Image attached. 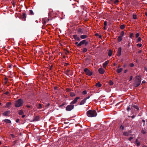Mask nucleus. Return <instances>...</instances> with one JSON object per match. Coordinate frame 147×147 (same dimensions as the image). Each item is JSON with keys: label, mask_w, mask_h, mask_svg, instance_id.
<instances>
[{"label": "nucleus", "mask_w": 147, "mask_h": 147, "mask_svg": "<svg viewBox=\"0 0 147 147\" xmlns=\"http://www.w3.org/2000/svg\"><path fill=\"white\" fill-rule=\"evenodd\" d=\"M87 116L89 117H95L97 115V113L95 110H89L86 113Z\"/></svg>", "instance_id": "f257e3e1"}, {"label": "nucleus", "mask_w": 147, "mask_h": 147, "mask_svg": "<svg viewBox=\"0 0 147 147\" xmlns=\"http://www.w3.org/2000/svg\"><path fill=\"white\" fill-rule=\"evenodd\" d=\"M141 78L139 76H137L136 77L135 80V82L134 84V86L135 87H137L139 86L141 83Z\"/></svg>", "instance_id": "f03ea898"}, {"label": "nucleus", "mask_w": 147, "mask_h": 147, "mask_svg": "<svg viewBox=\"0 0 147 147\" xmlns=\"http://www.w3.org/2000/svg\"><path fill=\"white\" fill-rule=\"evenodd\" d=\"M23 103V101L22 99H20L16 101L15 105L16 107H18L22 106Z\"/></svg>", "instance_id": "7ed1b4c3"}, {"label": "nucleus", "mask_w": 147, "mask_h": 147, "mask_svg": "<svg viewBox=\"0 0 147 147\" xmlns=\"http://www.w3.org/2000/svg\"><path fill=\"white\" fill-rule=\"evenodd\" d=\"M84 71L86 74L88 76H91L92 74V72L91 71L89 70L87 68H85Z\"/></svg>", "instance_id": "20e7f679"}, {"label": "nucleus", "mask_w": 147, "mask_h": 147, "mask_svg": "<svg viewBox=\"0 0 147 147\" xmlns=\"http://www.w3.org/2000/svg\"><path fill=\"white\" fill-rule=\"evenodd\" d=\"M74 106L72 105H67L66 108V110L67 111H69L71 110L74 108Z\"/></svg>", "instance_id": "39448f33"}, {"label": "nucleus", "mask_w": 147, "mask_h": 147, "mask_svg": "<svg viewBox=\"0 0 147 147\" xmlns=\"http://www.w3.org/2000/svg\"><path fill=\"white\" fill-rule=\"evenodd\" d=\"M80 98L79 97H76L74 100H73L72 101H71L70 103V105H73V104H75L77 102L78 100Z\"/></svg>", "instance_id": "423d86ee"}, {"label": "nucleus", "mask_w": 147, "mask_h": 147, "mask_svg": "<svg viewBox=\"0 0 147 147\" xmlns=\"http://www.w3.org/2000/svg\"><path fill=\"white\" fill-rule=\"evenodd\" d=\"M49 19L47 18H44L42 20V24L45 25L47 22H48L49 21Z\"/></svg>", "instance_id": "0eeeda50"}, {"label": "nucleus", "mask_w": 147, "mask_h": 147, "mask_svg": "<svg viewBox=\"0 0 147 147\" xmlns=\"http://www.w3.org/2000/svg\"><path fill=\"white\" fill-rule=\"evenodd\" d=\"M105 69L102 67L99 68L98 69V71L99 73L100 74H103L105 72Z\"/></svg>", "instance_id": "6e6552de"}, {"label": "nucleus", "mask_w": 147, "mask_h": 147, "mask_svg": "<svg viewBox=\"0 0 147 147\" xmlns=\"http://www.w3.org/2000/svg\"><path fill=\"white\" fill-rule=\"evenodd\" d=\"M121 47H119L117 50V55L118 56H120L121 54Z\"/></svg>", "instance_id": "1a4fd4ad"}, {"label": "nucleus", "mask_w": 147, "mask_h": 147, "mask_svg": "<svg viewBox=\"0 0 147 147\" xmlns=\"http://www.w3.org/2000/svg\"><path fill=\"white\" fill-rule=\"evenodd\" d=\"M86 41V40H82L78 44L77 46L78 47H79L81 46L82 45L84 44L85 43Z\"/></svg>", "instance_id": "9d476101"}, {"label": "nucleus", "mask_w": 147, "mask_h": 147, "mask_svg": "<svg viewBox=\"0 0 147 147\" xmlns=\"http://www.w3.org/2000/svg\"><path fill=\"white\" fill-rule=\"evenodd\" d=\"M109 63V61H107L104 63L103 64V67L104 69H105L107 65Z\"/></svg>", "instance_id": "9b49d317"}, {"label": "nucleus", "mask_w": 147, "mask_h": 147, "mask_svg": "<svg viewBox=\"0 0 147 147\" xmlns=\"http://www.w3.org/2000/svg\"><path fill=\"white\" fill-rule=\"evenodd\" d=\"M73 37L75 39L77 40L80 41V38L77 35H74Z\"/></svg>", "instance_id": "f8f14e48"}, {"label": "nucleus", "mask_w": 147, "mask_h": 147, "mask_svg": "<svg viewBox=\"0 0 147 147\" xmlns=\"http://www.w3.org/2000/svg\"><path fill=\"white\" fill-rule=\"evenodd\" d=\"M123 69L120 68V69H117L116 70V72L118 74L119 73L123 70Z\"/></svg>", "instance_id": "ddd939ff"}, {"label": "nucleus", "mask_w": 147, "mask_h": 147, "mask_svg": "<svg viewBox=\"0 0 147 147\" xmlns=\"http://www.w3.org/2000/svg\"><path fill=\"white\" fill-rule=\"evenodd\" d=\"M86 102V99H84L81 101L80 103V105H83Z\"/></svg>", "instance_id": "4468645a"}, {"label": "nucleus", "mask_w": 147, "mask_h": 147, "mask_svg": "<svg viewBox=\"0 0 147 147\" xmlns=\"http://www.w3.org/2000/svg\"><path fill=\"white\" fill-rule=\"evenodd\" d=\"M40 117L38 116H37L34 119L33 121H38L39 120Z\"/></svg>", "instance_id": "2eb2a0df"}, {"label": "nucleus", "mask_w": 147, "mask_h": 147, "mask_svg": "<svg viewBox=\"0 0 147 147\" xmlns=\"http://www.w3.org/2000/svg\"><path fill=\"white\" fill-rule=\"evenodd\" d=\"M4 121L5 123H10L11 122V121L10 120L7 119H5L4 120Z\"/></svg>", "instance_id": "dca6fc26"}, {"label": "nucleus", "mask_w": 147, "mask_h": 147, "mask_svg": "<svg viewBox=\"0 0 147 147\" xmlns=\"http://www.w3.org/2000/svg\"><path fill=\"white\" fill-rule=\"evenodd\" d=\"M80 37L81 38L84 39L86 38L87 37V36L86 35H81Z\"/></svg>", "instance_id": "f3484780"}, {"label": "nucleus", "mask_w": 147, "mask_h": 147, "mask_svg": "<svg viewBox=\"0 0 147 147\" xmlns=\"http://www.w3.org/2000/svg\"><path fill=\"white\" fill-rule=\"evenodd\" d=\"M131 107H132L138 110L139 109V108L136 105H133L132 106H131Z\"/></svg>", "instance_id": "a211bd4d"}, {"label": "nucleus", "mask_w": 147, "mask_h": 147, "mask_svg": "<svg viewBox=\"0 0 147 147\" xmlns=\"http://www.w3.org/2000/svg\"><path fill=\"white\" fill-rule=\"evenodd\" d=\"M122 39V37L120 36H119L117 38V40L119 42H120L121 41Z\"/></svg>", "instance_id": "6ab92c4d"}, {"label": "nucleus", "mask_w": 147, "mask_h": 147, "mask_svg": "<svg viewBox=\"0 0 147 147\" xmlns=\"http://www.w3.org/2000/svg\"><path fill=\"white\" fill-rule=\"evenodd\" d=\"M123 135L125 136H128L129 135V133L127 132H124L123 133Z\"/></svg>", "instance_id": "aec40b11"}, {"label": "nucleus", "mask_w": 147, "mask_h": 147, "mask_svg": "<svg viewBox=\"0 0 147 147\" xmlns=\"http://www.w3.org/2000/svg\"><path fill=\"white\" fill-rule=\"evenodd\" d=\"M112 51L111 50H109V53H108L109 56V57L111 56L112 55Z\"/></svg>", "instance_id": "412c9836"}, {"label": "nucleus", "mask_w": 147, "mask_h": 147, "mask_svg": "<svg viewBox=\"0 0 147 147\" xmlns=\"http://www.w3.org/2000/svg\"><path fill=\"white\" fill-rule=\"evenodd\" d=\"M11 103L10 102H7L6 104V106L7 107H8L10 106Z\"/></svg>", "instance_id": "4be33fe9"}, {"label": "nucleus", "mask_w": 147, "mask_h": 147, "mask_svg": "<svg viewBox=\"0 0 147 147\" xmlns=\"http://www.w3.org/2000/svg\"><path fill=\"white\" fill-rule=\"evenodd\" d=\"M95 85H96V86H97L98 87H100L102 85L101 84L99 83H96V84Z\"/></svg>", "instance_id": "5701e85b"}, {"label": "nucleus", "mask_w": 147, "mask_h": 147, "mask_svg": "<svg viewBox=\"0 0 147 147\" xmlns=\"http://www.w3.org/2000/svg\"><path fill=\"white\" fill-rule=\"evenodd\" d=\"M24 113L23 111L22 110H20L19 111V114L20 115H23Z\"/></svg>", "instance_id": "b1692460"}, {"label": "nucleus", "mask_w": 147, "mask_h": 147, "mask_svg": "<svg viewBox=\"0 0 147 147\" xmlns=\"http://www.w3.org/2000/svg\"><path fill=\"white\" fill-rule=\"evenodd\" d=\"M124 34V32L123 31H122L121 32L120 36L123 37V36Z\"/></svg>", "instance_id": "393cba45"}, {"label": "nucleus", "mask_w": 147, "mask_h": 147, "mask_svg": "<svg viewBox=\"0 0 147 147\" xmlns=\"http://www.w3.org/2000/svg\"><path fill=\"white\" fill-rule=\"evenodd\" d=\"M30 14V15H33L34 14V13L33 11L32 10H30L29 11Z\"/></svg>", "instance_id": "a878e982"}, {"label": "nucleus", "mask_w": 147, "mask_h": 147, "mask_svg": "<svg viewBox=\"0 0 147 147\" xmlns=\"http://www.w3.org/2000/svg\"><path fill=\"white\" fill-rule=\"evenodd\" d=\"M8 111H6V112H4L3 113V114L4 115L7 116L8 115Z\"/></svg>", "instance_id": "bb28decb"}, {"label": "nucleus", "mask_w": 147, "mask_h": 147, "mask_svg": "<svg viewBox=\"0 0 147 147\" xmlns=\"http://www.w3.org/2000/svg\"><path fill=\"white\" fill-rule=\"evenodd\" d=\"M70 95L71 97H73L75 96V94L73 92H71L70 93Z\"/></svg>", "instance_id": "cd10ccee"}, {"label": "nucleus", "mask_w": 147, "mask_h": 147, "mask_svg": "<svg viewBox=\"0 0 147 147\" xmlns=\"http://www.w3.org/2000/svg\"><path fill=\"white\" fill-rule=\"evenodd\" d=\"M87 51V49L86 48H84L82 49V51L83 52L85 53Z\"/></svg>", "instance_id": "c85d7f7f"}, {"label": "nucleus", "mask_w": 147, "mask_h": 147, "mask_svg": "<svg viewBox=\"0 0 147 147\" xmlns=\"http://www.w3.org/2000/svg\"><path fill=\"white\" fill-rule=\"evenodd\" d=\"M125 28V26L124 25H122L120 26V28L121 29H123Z\"/></svg>", "instance_id": "c756f323"}, {"label": "nucleus", "mask_w": 147, "mask_h": 147, "mask_svg": "<svg viewBox=\"0 0 147 147\" xmlns=\"http://www.w3.org/2000/svg\"><path fill=\"white\" fill-rule=\"evenodd\" d=\"M42 105L40 104H39V107H37V108L38 109H40L42 108Z\"/></svg>", "instance_id": "7c9ffc66"}, {"label": "nucleus", "mask_w": 147, "mask_h": 147, "mask_svg": "<svg viewBox=\"0 0 147 147\" xmlns=\"http://www.w3.org/2000/svg\"><path fill=\"white\" fill-rule=\"evenodd\" d=\"M26 18V14L25 13H24L23 14V18H24V19H25Z\"/></svg>", "instance_id": "2f4dec72"}, {"label": "nucleus", "mask_w": 147, "mask_h": 147, "mask_svg": "<svg viewBox=\"0 0 147 147\" xmlns=\"http://www.w3.org/2000/svg\"><path fill=\"white\" fill-rule=\"evenodd\" d=\"M141 40V38L139 37H138V39H137V42H139Z\"/></svg>", "instance_id": "473e14b6"}, {"label": "nucleus", "mask_w": 147, "mask_h": 147, "mask_svg": "<svg viewBox=\"0 0 147 147\" xmlns=\"http://www.w3.org/2000/svg\"><path fill=\"white\" fill-rule=\"evenodd\" d=\"M107 21H105L104 23V25L105 26H107Z\"/></svg>", "instance_id": "72a5a7b5"}, {"label": "nucleus", "mask_w": 147, "mask_h": 147, "mask_svg": "<svg viewBox=\"0 0 147 147\" xmlns=\"http://www.w3.org/2000/svg\"><path fill=\"white\" fill-rule=\"evenodd\" d=\"M133 18L134 19H136L137 18L136 16L134 14L133 16Z\"/></svg>", "instance_id": "f704fd0d"}, {"label": "nucleus", "mask_w": 147, "mask_h": 147, "mask_svg": "<svg viewBox=\"0 0 147 147\" xmlns=\"http://www.w3.org/2000/svg\"><path fill=\"white\" fill-rule=\"evenodd\" d=\"M109 84L110 85H112L113 84V83L112 81H110L109 82Z\"/></svg>", "instance_id": "c9c22d12"}, {"label": "nucleus", "mask_w": 147, "mask_h": 147, "mask_svg": "<svg viewBox=\"0 0 147 147\" xmlns=\"http://www.w3.org/2000/svg\"><path fill=\"white\" fill-rule=\"evenodd\" d=\"M137 45L139 47H140L142 46V44H137Z\"/></svg>", "instance_id": "e433bc0d"}, {"label": "nucleus", "mask_w": 147, "mask_h": 147, "mask_svg": "<svg viewBox=\"0 0 147 147\" xmlns=\"http://www.w3.org/2000/svg\"><path fill=\"white\" fill-rule=\"evenodd\" d=\"M82 93L83 94H85L87 93V92L86 91L84 90L82 92Z\"/></svg>", "instance_id": "4c0bfd02"}, {"label": "nucleus", "mask_w": 147, "mask_h": 147, "mask_svg": "<svg viewBox=\"0 0 147 147\" xmlns=\"http://www.w3.org/2000/svg\"><path fill=\"white\" fill-rule=\"evenodd\" d=\"M133 34L132 33H131L130 34L129 37L130 38H131L133 37Z\"/></svg>", "instance_id": "58836bf2"}, {"label": "nucleus", "mask_w": 147, "mask_h": 147, "mask_svg": "<svg viewBox=\"0 0 147 147\" xmlns=\"http://www.w3.org/2000/svg\"><path fill=\"white\" fill-rule=\"evenodd\" d=\"M139 34L138 33H137L136 34V38L138 37L139 36Z\"/></svg>", "instance_id": "ea45409f"}, {"label": "nucleus", "mask_w": 147, "mask_h": 147, "mask_svg": "<svg viewBox=\"0 0 147 147\" xmlns=\"http://www.w3.org/2000/svg\"><path fill=\"white\" fill-rule=\"evenodd\" d=\"M130 105H129V106L127 108V110L128 111H129L130 109Z\"/></svg>", "instance_id": "a19ab883"}, {"label": "nucleus", "mask_w": 147, "mask_h": 147, "mask_svg": "<svg viewBox=\"0 0 147 147\" xmlns=\"http://www.w3.org/2000/svg\"><path fill=\"white\" fill-rule=\"evenodd\" d=\"M119 2V0H115L114 1V3L115 4H116L117 3Z\"/></svg>", "instance_id": "79ce46f5"}, {"label": "nucleus", "mask_w": 147, "mask_h": 147, "mask_svg": "<svg viewBox=\"0 0 147 147\" xmlns=\"http://www.w3.org/2000/svg\"><path fill=\"white\" fill-rule=\"evenodd\" d=\"M133 139V138L132 137H130L129 139H128V140L130 141H131L132 139Z\"/></svg>", "instance_id": "37998d69"}, {"label": "nucleus", "mask_w": 147, "mask_h": 147, "mask_svg": "<svg viewBox=\"0 0 147 147\" xmlns=\"http://www.w3.org/2000/svg\"><path fill=\"white\" fill-rule=\"evenodd\" d=\"M120 128L122 130H123L124 129V127L123 126L121 125L120 126Z\"/></svg>", "instance_id": "c03bdc74"}, {"label": "nucleus", "mask_w": 147, "mask_h": 147, "mask_svg": "<svg viewBox=\"0 0 147 147\" xmlns=\"http://www.w3.org/2000/svg\"><path fill=\"white\" fill-rule=\"evenodd\" d=\"M129 65L131 67H132L134 66V64L133 63H130Z\"/></svg>", "instance_id": "a18cd8bd"}, {"label": "nucleus", "mask_w": 147, "mask_h": 147, "mask_svg": "<svg viewBox=\"0 0 147 147\" xmlns=\"http://www.w3.org/2000/svg\"><path fill=\"white\" fill-rule=\"evenodd\" d=\"M142 121L144 123V125H145V121L144 119H143L142 120Z\"/></svg>", "instance_id": "49530a36"}, {"label": "nucleus", "mask_w": 147, "mask_h": 147, "mask_svg": "<svg viewBox=\"0 0 147 147\" xmlns=\"http://www.w3.org/2000/svg\"><path fill=\"white\" fill-rule=\"evenodd\" d=\"M90 96H88L87 97H86V98H85V99H86V100L88 99L89 98H90Z\"/></svg>", "instance_id": "de8ad7c7"}, {"label": "nucleus", "mask_w": 147, "mask_h": 147, "mask_svg": "<svg viewBox=\"0 0 147 147\" xmlns=\"http://www.w3.org/2000/svg\"><path fill=\"white\" fill-rule=\"evenodd\" d=\"M19 121V119H17L16 120V122L17 123H18Z\"/></svg>", "instance_id": "09e8293b"}, {"label": "nucleus", "mask_w": 147, "mask_h": 147, "mask_svg": "<svg viewBox=\"0 0 147 147\" xmlns=\"http://www.w3.org/2000/svg\"><path fill=\"white\" fill-rule=\"evenodd\" d=\"M132 76H131L129 79V81H131L132 80Z\"/></svg>", "instance_id": "8fccbe9b"}, {"label": "nucleus", "mask_w": 147, "mask_h": 147, "mask_svg": "<svg viewBox=\"0 0 147 147\" xmlns=\"http://www.w3.org/2000/svg\"><path fill=\"white\" fill-rule=\"evenodd\" d=\"M9 93V92H5V94L6 95H7Z\"/></svg>", "instance_id": "3c124183"}, {"label": "nucleus", "mask_w": 147, "mask_h": 147, "mask_svg": "<svg viewBox=\"0 0 147 147\" xmlns=\"http://www.w3.org/2000/svg\"><path fill=\"white\" fill-rule=\"evenodd\" d=\"M106 26H104V27L103 28H104V30H106V29H107V28H106Z\"/></svg>", "instance_id": "603ef678"}, {"label": "nucleus", "mask_w": 147, "mask_h": 147, "mask_svg": "<svg viewBox=\"0 0 147 147\" xmlns=\"http://www.w3.org/2000/svg\"><path fill=\"white\" fill-rule=\"evenodd\" d=\"M137 145H140V142H137Z\"/></svg>", "instance_id": "864d4df0"}, {"label": "nucleus", "mask_w": 147, "mask_h": 147, "mask_svg": "<svg viewBox=\"0 0 147 147\" xmlns=\"http://www.w3.org/2000/svg\"><path fill=\"white\" fill-rule=\"evenodd\" d=\"M142 133H143V134H144L145 133V131H143L142 132Z\"/></svg>", "instance_id": "5fc2aeb1"}, {"label": "nucleus", "mask_w": 147, "mask_h": 147, "mask_svg": "<svg viewBox=\"0 0 147 147\" xmlns=\"http://www.w3.org/2000/svg\"><path fill=\"white\" fill-rule=\"evenodd\" d=\"M120 65H119L117 67V69H120L119 68L120 67Z\"/></svg>", "instance_id": "6e6d98bb"}, {"label": "nucleus", "mask_w": 147, "mask_h": 147, "mask_svg": "<svg viewBox=\"0 0 147 147\" xmlns=\"http://www.w3.org/2000/svg\"><path fill=\"white\" fill-rule=\"evenodd\" d=\"M25 117V115H23L22 116V118H24Z\"/></svg>", "instance_id": "4d7b16f0"}, {"label": "nucleus", "mask_w": 147, "mask_h": 147, "mask_svg": "<svg viewBox=\"0 0 147 147\" xmlns=\"http://www.w3.org/2000/svg\"><path fill=\"white\" fill-rule=\"evenodd\" d=\"M27 107L28 108H30V105H27Z\"/></svg>", "instance_id": "13d9d810"}, {"label": "nucleus", "mask_w": 147, "mask_h": 147, "mask_svg": "<svg viewBox=\"0 0 147 147\" xmlns=\"http://www.w3.org/2000/svg\"><path fill=\"white\" fill-rule=\"evenodd\" d=\"M127 71V70H125V71H124V72L125 73H126Z\"/></svg>", "instance_id": "bf43d9fd"}, {"label": "nucleus", "mask_w": 147, "mask_h": 147, "mask_svg": "<svg viewBox=\"0 0 147 147\" xmlns=\"http://www.w3.org/2000/svg\"><path fill=\"white\" fill-rule=\"evenodd\" d=\"M126 66V65L125 64H124L123 65V67H125Z\"/></svg>", "instance_id": "052dcab7"}, {"label": "nucleus", "mask_w": 147, "mask_h": 147, "mask_svg": "<svg viewBox=\"0 0 147 147\" xmlns=\"http://www.w3.org/2000/svg\"><path fill=\"white\" fill-rule=\"evenodd\" d=\"M65 104V103H63V104H62L61 106H63Z\"/></svg>", "instance_id": "680f3d73"}, {"label": "nucleus", "mask_w": 147, "mask_h": 147, "mask_svg": "<svg viewBox=\"0 0 147 147\" xmlns=\"http://www.w3.org/2000/svg\"><path fill=\"white\" fill-rule=\"evenodd\" d=\"M81 29H79V30H78V32H81Z\"/></svg>", "instance_id": "e2e57ef3"}, {"label": "nucleus", "mask_w": 147, "mask_h": 147, "mask_svg": "<svg viewBox=\"0 0 147 147\" xmlns=\"http://www.w3.org/2000/svg\"><path fill=\"white\" fill-rule=\"evenodd\" d=\"M88 44V42H87L86 43H85V46H86L87 45V44Z\"/></svg>", "instance_id": "0e129e2a"}, {"label": "nucleus", "mask_w": 147, "mask_h": 147, "mask_svg": "<svg viewBox=\"0 0 147 147\" xmlns=\"http://www.w3.org/2000/svg\"><path fill=\"white\" fill-rule=\"evenodd\" d=\"M131 117H132V118H134V116H131Z\"/></svg>", "instance_id": "69168bd1"}, {"label": "nucleus", "mask_w": 147, "mask_h": 147, "mask_svg": "<svg viewBox=\"0 0 147 147\" xmlns=\"http://www.w3.org/2000/svg\"><path fill=\"white\" fill-rule=\"evenodd\" d=\"M145 82V81H143L142 82V83H144Z\"/></svg>", "instance_id": "338daca9"}, {"label": "nucleus", "mask_w": 147, "mask_h": 147, "mask_svg": "<svg viewBox=\"0 0 147 147\" xmlns=\"http://www.w3.org/2000/svg\"><path fill=\"white\" fill-rule=\"evenodd\" d=\"M145 15L146 16H147V12H146L145 13Z\"/></svg>", "instance_id": "774afa93"}]
</instances>
